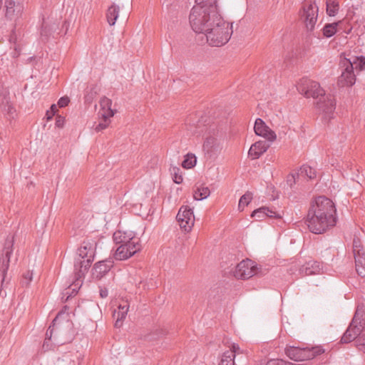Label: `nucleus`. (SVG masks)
Instances as JSON below:
<instances>
[{
  "instance_id": "f257e3e1",
  "label": "nucleus",
  "mask_w": 365,
  "mask_h": 365,
  "mask_svg": "<svg viewBox=\"0 0 365 365\" xmlns=\"http://www.w3.org/2000/svg\"><path fill=\"white\" fill-rule=\"evenodd\" d=\"M336 219L334 202L325 196H319L310 204L306 223L310 232L319 235L334 227Z\"/></svg>"
},
{
  "instance_id": "f03ea898",
  "label": "nucleus",
  "mask_w": 365,
  "mask_h": 365,
  "mask_svg": "<svg viewBox=\"0 0 365 365\" xmlns=\"http://www.w3.org/2000/svg\"><path fill=\"white\" fill-rule=\"evenodd\" d=\"M222 21V16L219 14L218 9L209 6L195 5L191 9L189 21L192 29L198 34H205L210 30L216 22Z\"/></svg>"
},
{
  "instance_id": "7ed1b4c3",
  "label": "nucleus",
  "mask_w": 365,
  "mask_h": 365,
  "mask_svg": "<svg viewBox=\"0 0 365 365\" xmlns=\"http://www.w3.org/2000/svg\"><path fill=\"white\" fill-rule=\"evenodd\" d=\"M96 242L93 240H85L78 249V257L74 262V272L76 281H78L90 268L95 256Z\"/></svg>"
},
{
  "instance_id": "20e7f679",
  "label": "nucleus",
  "mask_w": 365,
  "mask_h": 365,
  "mask_svg": "<svg viewBox=\"0 0 365 365\" xmlns=\"http://www.w3.org/2000/svg\"><path fill=\"white\" fill-rule=\"evenodd\" d=\"M206 34L208 43L212 46H221L230 40L232 34V24L225 21L222 18V21H217Z\"/></svg>"
},
{
  "instance_id": "39448f33",
  "label": "nucleus",
  "mask_w": 365,
  "mask_h": 365,
  "mask_svg": "<svg viewBox=\"0 0 365 365\" xmlns=\"http://www.w3.org/2000/svg\"><path fill=\"white\" fill-rule=\"evenodd\" d=\"M324 352L322 346H313L312 348L299 346H288L285 349L287 356L294 361L310 360L314 357L321 355Z\"/></svg>"
},
{
  "instance_id": "423d86ee",
  "label": "nucleus",
  "mask_w": 365,
  "mask_h": 365,
  "mask_svg": "<svg viewBox=\"0 0 365 365\" xmlns=\"http://www.w3.org/2000/svg\"><path fill=\"white\" fill-rule=\"evenodd\" d=\"M364 329L365 319L363 314L359 317V310L357 309L350 325L341 339V342L347 344L354 341L361 334Z\"/></svg>"
},
{
  "instance_id": "0eeeda50",
  "label": "nucleus",
  "mask_w": 365,
  "mask_h": 365,
  "mask_svg": "<svg viewBox=\"0 0 365 365\" xmlns=\"http://www.w3.org/2000/svg\"><path fill=\"white\" fill-rule=\"evenodd\" d=\"M297 91L306 98H319L324 94V90L321 88L319 83L313 81L307 78H302L297 85Z\"/></svg>"
},
{
  "instance_id": "6e6552de",
  "label": "nucleus",
  "mask_w": 365,
  "mask_h": 365,
  "mask_svg": "<svg viewBox=\"0 0 365 365\" xmlns=\"http://www.w3.org/2000/svg\"><path fill=\"white\" fill-rule=\"evenodd\" d=\"M14 237L8 236L5 240L1 255L0 256V272L2 281L5 279L7 271L9 267L10 257L13 253Z\"/></svg>"
},
{
  "instance_id": "1a4fd4ad",
  "label": "nucleus",
  "mask_w": 365,
  "mask_h": 365,
  "mask_svg": "<svg viewBox=\"0 0 365 365\" xmlns=\"http://www.w3.org/2000/svg\"><path fill=\"white\" fill-rule=\"evenodd\" d=\"M353 253L356 271L359 276L365 277V250L359 238H354L353 240Z\"/></svg>"
},
{
  "instance_id": "9d476101",
  "label": "nucleus",
  "mask_w": 365,
  "mask_h": 365,
  "mask_svg": "<svg viewBox=\"0 0 365 365\" xmlns=\"http://www.w3.org/2000/svg\"><path fill=\"white\" fill-rule=\"evenodd\" d=\"M222 149L220 140L216 137L215 133H210L205 138L203 143V151L205 155L209 158H215Z\"/></svg>"
},
{
  "instance_id": "9b49d317",
  "label": "nucleus",
  "mask_w": 365,
  "mask_h": 365,
  "mask_svg": "<svg viewBox=\"0 0 365 365\" xmlns=\"http://www.w3.org/2000/svg\"><path fill=\"white\" fill-rule=\"evenodd\" d=\"M318 6L314 3L303 6L301 19L304 21L308 31H312L314 29L318 17Z\"/></svg>"
},
{
  "instance_id": "f8f14e48",
  "label": "nucleus",
  "mask_w": 365,
  "mask_h": 365,
  "mask_svg": "<svg viewBox=\"0 0 365 365\" xmlns=\"http://www.w3.org/2000/svg\"><path fill=\"white\" fill-rule=\"evenodd\" d=\"M256 266L254 262L247 259L240 262L236 267L233 272L234 276L236 278L247 279L254 276L256 272Z\"/></svg>"
},
{
  "instance_id": "ddd939ff",
  "label": "nucleus",
  "mask_w": 365,
  "mask_h": 365,
  "mask_svg": "<svg viewBox=\"0 0 365 365\" xmlns=\"http://www.w3.org/2000/svg\"><path fill=\"white\" fill-rule=\"evenodd\" d=\"M177 220L182 229L188 232L194 225L195 217L192 209L187 206H182L176 216Z\"/></svg>"
},
{
  "instance_id": "4468645a",
  "label": "nucleus",
  "mask_w": 365,
  "mask_h": 365,
  "mask_svg": "<svg viewBox=\"0 0 365 365\" xmlns=\"http://www.w3.org/2000/svg\"><path fill=\"white\" fill-rule=\"evenodd\" d=\"M341 63L342 64L343 67H344V68L339 78V83L341 84V86H351L355 83L356 81L351 61L345 58L341 61Z\"/></svg>"
},
{
  "instance_id": "2eb2a0df",
  "label": "nucleus",
  "mask_w": 365,
  "mask_h": 365,
  "mask_svg": "<svg viewBox=\"0 0 365 365\" xmlns=\"http://www.w3.org/2000/svg\"><path fill=\"white\" fill-rule=\"evenodd\" d=\"M319 97L317 102V108L327 117L330 118V115L333 114L336 108L334 98L330 94L325 95L324 93Z\"/></svg>"
},
{
  "instance_id": "dca6fc26",
  "label": "nucleus",
  "mask_w": 365,
  "mask_h": 365,
  "mask_svg": "<svg viewBox=\"0 0 365 365\" xmlns=\"http://www.w3.org/2000/svg\"><path fill=\"white\" fill-rule=\"evenodd\" d=\"M62 315L61 313H58L55 319L53 320L52 324L49 326L48 329L46 333V340H50L52 337L53 333L56 331L57 333L60 334L63 328H66V331L70 332L72 329V323L68 319L64 322H61V317Z\"/></svg>"
},
{
  "instance_id": "f3484780",
  "label": "nucleus",
  "mask_w": 365,
  "mask_h": 365,
  "mask_svg": "<svg viewBox=\"0 0 365 365\" xmlns=\"http://www.w3.org/2000/svg\"><path fill=\"white\" fill-rule=\"evenodd\" d=\"M6 16L10 20H15L21 16L24 6L19 0H5Z\"/></svg>"
},
{
  "instance_id": "a211bd4d",
  "label": "nucleus",
  "mask_w": 365,
  "mask_h": 365,
  "mask_svg": "<svg viewBox=\"0 0 365 365\" xmlns=\"http://www.w3.org/2000/svg\"><path fill=\"white\" fill-rule=\"evenodd\" d=\"M254 130L256 135L262 136L269 141L272 142L276 139L275 133L270 130L261 118L256 119Z\"/></svg>"
},
{
  "instance_id": "6ab92c4d",
  "label": "nucleus",
  "mask_w": 365,
  "mask_h": 365,
  "mask_svg": "<svg viewBox=\"0 0 365 365\" xmlns=\"http://www.w3.org/2000/svg\"><path fill=\"white\" fill-rule=\"evenodd\" d=\"M113 261L103 260L95 264L92 269L93 277L100 279L107 274L113 267Z\"/></svg>"
},
{
  "instance_id": "aec40b11",
  "label": "nucleus",
  "mask_w": 365,
  "mask_h": 365,
  "mask_svg": "<svg viewBox=\"0 0 365 365\" xmlns=\"http://www.w3.org/2000/svg\"><path fill=\"white\" fill-rule=\"evenodd\" d=\"M251 217L257 218V220H262L266 217L269 218L280 219L282 215L280 213L267 207H261L254 210L251 215Z\"/></svg>"
},
{
  "instance_id": "412c9836",
  "label": "nucleus",
  "mask_w": 365,
  "mask_h": 365,
  "mask_svg": "<svg viewBox=\"0 0 365 365\" xmlns=\"http://www.w3.org/2000/svg\"><path fill=\"white\" fill-rule=\"evenodd\" d=\"M269 148V144L266 140H259L251 145L248 155L252 159H258Z\"/></svg>"
},
{
  "instance_id": "4be33fe9",
  "label": "nucleus",
  "mask_w": 365,
  "mask_h": 365,
  "mask_svg": "<svg viewBox=\"0 0 365 365\" xmlns=\"http://www.w3.org/2000/svg\"><path fill=\"white\" fill-rule=\"evenodd\" d=\"M322 268V265L319 262L309 260L301 266L299 273L302 275L317 274L320 272Z\"/></svg>"
},
{
  "instance_id": "5701e85b",
  "label": "nucleus",
  "mask_w": 365,
  "mask_h": 365,
  "mask_svg": "<svg viewBox=\"0 0 365 365\" xmlns=\"http://www.w3.org/2000/svg\"><path fill=\"white\" fill-rule=\"evenodd\" d=\"M129 305L127 302H123V304H120L118 307L117 309H115L113 313V317L115 319V327L119 328L123 324V321L125 318L128 311Z\"/></svg>"
},
{
  "instance_id": "b1692460",
  "label": "nucleus",
  "mask_w": 365,
  "mask_h": 365,
  "mask_svg": "<svg viewBox=\"0 0 365 365\" xmlns=\"http://www.w3.org/2000/svg\"><path fill=\"white\" fill-rule=\"evenodd\" d=\"M112 101L110 99L103 97L101 99L100 106L101 110L98 112V115L102 118L106 119H109L110 117L113 116L114 112L111 109Z\"/></svg>"
},
{
  "instance_id": "393cba45",
  "label": "nucleus",
  "mask_w": 365,
  "mask_h": 365,
  "mask_svg": "<svg viewBox=\"0 0 365 365\" xmlns=\"http://www.w3.org/2000/svg\"><path fill=\"white\" fill-rule=\"evenodd\" d=\"M113 238L116 244H126L136 237H135V234L131 231L123 232L118 230L114 232Z\"/></svg>"
},
{
  "instance_id": "a878e982",
  "label": "nucleus",
  "mask_w": 365,
  "mask_h": 365,
  "mask_svg": "<svg viewBox=\"0 0 365 365\" xmlns=\"http://www.w3.org/2000/svg\"><path fill=\"white\" fill-rule=\"evenodd\" d=\"M297 178L302 177L312 180L317 178V172L312 167L307 165H303L297 173Z\"/></svg>"
},
{
  "instance_id": "bb28decb",
  "label": "nucleus",
  "mask_w": 365,
  "mask_h": 365,
  "mask_svg": "<svg viewBox=\"0 0 365 365\" xmlns=\"http://www.w3.org/2000/svg\"><path fill=\"white\" fill-rule=\"evenodd\" d=\"M125 244H120L115 252V258L118 260L126 259L135 255V251L129 252Z\"/></svg>"
},
{
  "instance_id": "cd10ccee",
  "label": "nucleus",
  "mask_w": 365,
  "mask_h": 365,
  "mask_svg": "<svg viewBox=\"0 0 365 365\" xmlns=\"http://www.w3.org/2000/svg\"><path fill=\"white\" fill-rule=\"evenodd\" d=\"M119 7L115 4L110 6L107 11L106 16L109 25L113 26L118 17Z\"/></svg>"
},
{
  "instance_id": "c85d7f7f",
  "label": "nucleus",
  "mask_w": 365,
  "mask_h": 365,
  "mask_svg": "<svg viewBox=\"0 0 365 365\" xmlns=\"http://www.w3.org/2000/svg\"><path fill=\"white\" fill-rule=\"evenodd\" d=\"M340 23L341 21L326 24L322 29L323 35L327 38L333 36L336 33L337 26Z\"/></svg>"
},
{
  "instance_id": "c756f323",
  "label": "nucleus",
  "mask_w": 365,
  "mask_h": 365,
  "mask_svg": "<svg viewBox=\"0 0 365 365\" xmlns=\"http://www.w3.org/2000/svg\"><path fill=\"white\" fill-rule=\"evenodd\" d=\"M327 14L329 16H335L338 13L339 5V2L336 1H326Z\"/></svg>"
},
{
  "instance_id": "7c9ffc66",
  "label": "nucleus",
  "mask_w": 365,
  "mask_h": 365,
  "mask_svg": "<svg viewBox=\"0 0 365 365\" xmlns=\"http://www.w3.org/2000/svg\"><path fill=\"white\" fill-rule=\"evenodd\" d=\"M210 194V191L207 187H201L195 191L193 197L196 200H202L207 198Z\"/></svg>"
},
{
  "instance_id": "2f4dec72",
  "label": "nucleus",
  "mask_w": 365,
  "mask_h": 365,
  "mask_svg": "<svg viewBox=\"0 0 365 365\" xmlns=\"http://www.w3.org/2000/svg\"><path fill=\"white\" fill-rule=\"evenodd\" d=\"M197 158L194 154L188 153L185 156V159L182 163L184 168L190 169L196 165Z\"/></svg>"
},
{
  "instance_id": "473e14b6",
  "label": "nucleus",
  "mask_w": 365,
  "mask_h": 365,
  "mask_svg": "<svg viewBox=\"0 0 365 365\" xmlns=\"http://www.w3.org/2000/svg\"><path fill=\"white\" fill-rule=\"evenodd\" d=\"M219 365H235L232 351H225L222 356Z\"/></svg>"
},
{
  "instance_id": "72a5a7b5",
  "label": "nucleus",
  "mask_w": 365,
  "mask_h": 365,
  "mask_svg": "<svg viewBox=\"0 0 365 365\" xmlns=\"http://www.w3.org/2000/svg\"><path fill=\"white\" fill-rule=\"evenodd\" d=\"M252 199V193L246 192L240 199L238 207L240 210H243L244 207L249 205Z\"/></svg>"
},
{
  "instance_id": "f704fd0d",
  "label": "nucleus",
  "mask_w": 365,
  "mask_h": 365,
  "mask_svg": "<svg viewBox=\"0 0 365 365\" xmlns=\"http://www.w3.org/2000/svg\"><path fill=\"white\" fill-rule=\"evenodd\" d=\"M170 170L173 175V181L177 184H180L183 180L180 168L178 167H172Z\"/></svg>"
},
{
  "instance_id": "c9c22d12",
  "label": "nucleus",
  "mask_w": 365,
  "mask_h": 365,
  "mask_svg": "<svg viewBox=\"0 0 365 365\" xmlns=\"http://www.w3.org/2000/svg\"><path fill=\"white\" fill-rule=\"evenodd\" d=\"M128 247L129 252L132 251H135V254L141 250V245L140 244L139 238L136 237L133 239L132 241H129L125 244Z\"/></svg>"
},
{
  "instance_id": "e433bc0d",
  "label": "nucleus",
  "mask_w": 365,
  "mask_h": 365,
  "mask_svg": "<svg viewBox=\"0 0 365 365\" xmlns=\"http://www.w3.org/2000/svg\"><path fill=\"white\" fill-rule=\"evenodd\" d=\"M351 63L353 64V69L355 68L362 71L365 68V57L362 56L360 57H355L354 61H351Z\"/></svg>"
},
{
  "instance_id": "4c0bfd02",
  "label": "nucleus",
  "mask_w": 365,
  "mask_h": 365,
  "mask_svg": "<svg viewBox=\"0 0 365 365\" xmlns=\"http://www.w3.org/2000/svg\"><path fill=\"white\" fill-rule=\"evenodd\" d=\"M217 0H195L196 5L202 6H209L217 8Z\"/></svg>"
},
{
  "instance_id": "58836bf2",
  "label": "nucleus",
  "mask_w": 365,
  "mask_h": 365,
  "mask_svg": "<svg viewBox=\"0 0 365 365\" xmlns=\"http://www.w3.org/2000/svg\"><path fill=\"white\" fill-rule=\"evenodd\" d=\"M32 279H33L32 272L26 271L25 273H24L22 279L21 281L22 286H25V287L29 286V284L31 283V282L32 281Z\"/></svg>"
},
{
  "instance_id": "ea45409f",
  "label": "nucleus",
  "mask_w": 365,
  "mask_h": 365,
  "mask_svg": "<svg viewBox=\"0 0 365 365\" xmlns=\"http://www.w3.org/2000/svg\"><path fill=\"white\" fill-rule=\"evenodd\" d=\"M266 365H304V364H297L284 361L282 359H271L267 361Z\"/></svg>"
},
{
  "instance_id": "a19ab883",
  "label": "nucleus",
  "mask_w": 365,
  "mask_h": 365,
  "mask_svg": "<svg viewBox=\"0 0 365 365\" xmlns=\"http://www.w3.org/2000/svg\"><path fill=\"white\" fill-rule=\"evenodd\" d=\"M356 342L358 349L365 353V334L357 338Z\"/></svg>"
},
{
  "instance_id": "79ce46f5",
  "label": "nucleus",
  "mask_w": 365,
  "mask_h": 365,
  "mask_svg": "<svg viewBox=\"0 0 365 365\" xmlns=\"http://www.w3.org/2000/svg\"><path fill=\"white\" fill-rule=\"evenodd\" d=\"M227 351H232V356L235 358L237 354H240L243 353V351L240 349L238 344H233L230 350Z\"/></svg>"
},
{
  "instance_id": "37998d69",
  "label": "nucleus",
  "mask_w": 365,
  "mask_h": 365,
  "mask_svg": "<svg viewBox=\"0 0 365 365\" xmlns=\"http://www.w3.org/2000/svg\"><path fill=\"white\" fill-rule=\"evenodd\" d=\"M299 178H297V173L291 174L287 176V183L289 185L290 187H292L293 185L297 182Z\"/></svg>"
},
{
  "instance_id": "c03bdc74",
  "label": "nucleus",
  "mask_w": 365,
  "mask_h": 365,
  "mask_svg": "<svg viewBox=\"0 0 365 365\" xmlns=\"http://www.w3.org/2000/svg\"><path fill=\"white\" fill-rule=\"evenodd\" d=\"M103 122L102 123H99L96 127H95V130L96 132H100L104 129H106L108 125V119H105V118H103Z\"/></svg>"
},
{
  "instance_id": "a18cd8bd",
  "label": "nucleus",
  "mask_w": 365,
  "mask_h": 365,
  "mask_svg": "<svg viewBox=\"0 0 365 365\" xmlns=\"http://www.w3.org/2000/svg\"><path fill=\"white\" fill-rule=\"evenodd\" d=\"M69 309V307L68 306H64L63 309L59 312L58 313H61L62 312V315H61V322H64L65 320H66L67 319L69 320V318H68V311Z\"/></svg>"
},
{
  "instance_id": "49530a36",
  "label": "nucleus",
  "mask_w": 365,
  "mask_h": 365,
  "mask_svg": "<svg viewBox=\"0 0 365 365\" xmlns=\"http://www.w3.org/2000/svg\"><path fill=\"white\" fill-rule=\"evenodd\" d=\"M69 102L70 100L68 97H61L58 101V105L59 107L63 108L66 106Z\"/></svg>"
},
{
  "instance_id": "de8ad7c7",
  "label": "nucleus",
  "mask_w": 365,
  "mask_h": 365,
  "mask_svg": "<svg viewBox=\"0 0 365 365\" xmlns=\"http://www.w3.org/2000/svg\"><path fill=\"white\" fill-rule=\"evenodd\" d=\"M65 123V118L61 115H57L56 119V125L58 128H63Z\"/></svg>"
},
{
  "instance_id": "09e8293b",
  "label": "nucleus",
  "mask_w": 365,
  "mask_h": 365,
  "mask_svg": "<svg viewBox=\"0 0 365 365\" xmlns=\"http://www.w3.org/2000/svg\"><path fill=\"white\" fill-rule=\"evenodd\" d=\"M77 290L76 288L72 289V292L70 293V289H68L66 290V292L63 293L64 295H67L65 301H68L70 297H71L73 295L76 294Z\"/></svg>"
},
{
  "instance_id": "8fccbe9b",
  "label": "nucleus",
  "mask_w": 365,
  "mask_h": 365,
  "mask_svg": "<svg viewBox=\"0 0 365 365\" xmlns=\"http://www.w3.org/2000/svg\"><path fill=\"white\" fill-rule=\"evenodd\" d=\"M100 295L102 298H105L108 296V290L107 289H101L100 291Z\"/></svg>"
},
{
  "instance_id": "3c124183",
  "label": "nucleus",
  "mask_w": 365,
  "mask_h": 365,
  "mask_svg": "<svg viewBox=\"0 0 365 365\" xmlns=\"http://www.w3.org/2000/svg\"><path fill=\"white\" fill-rule=\"evenodd\" d=\"M58 110L57 109V107L55 104H53L51 106V111L52 113V115H53Z\"/></svg>"
},
{
  "instance_id": "603ef678",
  "label": "nucleus",
  "mask_w": 365,
  "mask_h": 365,
  "mask_svg": "<svg viewBox=\"0 0 365 365\" xmlns=\"http://www.w3.org/2000/svg\"><path fill=\"white\" fill-rule=\"evenodd\" d=\"M14 50H15V53L14 54V56L17 57L19 55V51L16 47H15Z\"/></svg>"
},
{
  "instance_id": "864d4df0",
  "label": "nucleus",
  "mask_w": 365,
  "mask_h": 365,
  "mask_svg": "<svg viewBox=\"0 0 365 365\" xmlns=\"http://www.w3.org/2000/svg\"><path fill=\"white\" fill-rule=\"evenodd\" d=\"M48 113H49V111H47V113H46V115H47L48 119H50V118H51V116H50V115H48Z\"/></svg>"
},
{
  "instance_id": "5fc2aeb1",
  "label": "nucleus",
  "mask_w": 365,
  "mask_h": 365,
  "mask_svg": "<svg viewBox=\"0 0 365 365\" xmlns=\"http://www.w3.org/2000/svg\"><path fill=\"white\" fill-rule=\"evenodd\" d=\"M78 283L75 284L73 286H74V287H77V286H78Z\"/></svg>"
}]
</instances>
